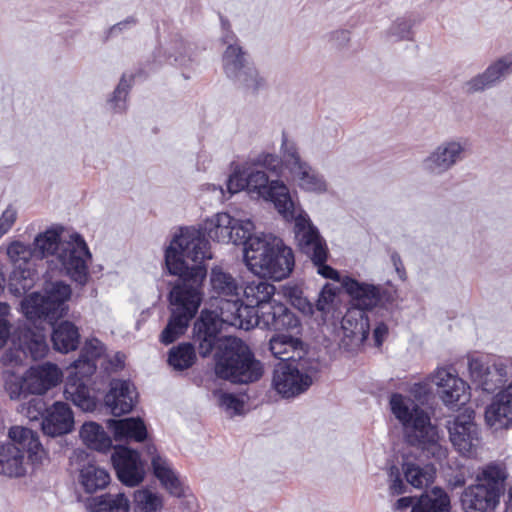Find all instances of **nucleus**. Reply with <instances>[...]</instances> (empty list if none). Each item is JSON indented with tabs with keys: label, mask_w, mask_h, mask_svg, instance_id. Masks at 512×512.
Wrapping results in <instances>:
<instances>
[{
	"label": "nucleus",
	"mask_w": 512,
	"mask_h": 512,
	"mask_svg": "<svg viewBox=\"0 0 512 512\" xmlns=\"http://www.w3.org/2000/svg\"><path fill=\"white\" fill-rule=\"evenodd\" d=\"M283 147H284V152H283L284 160H285L287 167L290 169V171H292L293 169H295L296 167H298L299 165L304 163L301 160L296 147L292 144L289 145L286 139L283 141Z\"/></svg>",
	"instance_id": "obj_53"
},
{
	"label": "nucleus",
	"mask_w": 512,
	"mask_h": 512,
	"mask_svg": "<svg viewBox=\"0 0 512 512\" xmlns=\"http://www.w3.org/2000/svg\"><path fill=\"white\" fill-rule=\"evenodd\" d=\"M25 474L24 455L13 444L0 446V475L20 477Z\"/></svg>",
	"instance_id": "obj_31"
},
{
	"label": "nucleus",
	"mask_w": 512,
	"mask_h": 512,
	"mask_svg": "<svg viewBox=\"0 0 512 512\" xmlns=\"http://www.w3.org/2000/svg\"><path fill=\"white\" fill-rule=\"evenodd\" d=\"M485 419L490 426H507L512 422V382L486 408Z\"/></svg>",
	"instance_id": "obj_25"
},
{
	"label": "nucleus",
	"mask_w": 512,
	"mask_h": 512,
	"mask_svg": "<svg viewBox=\"0 0 512 512\" xmlns=\"http://www.w3.org/2000/svg\"><path fill=\"white\" fill-rule=\"evenodd\" d=\"M342 286L351 298L352 307L363 311L391 301V295L387 290L377 285L359 282L348 276L343 279Z\"/></svg>",
	"instance_id": "obj_13"
},
{
	"label": "nucleus",
	"mask_w": 512,
	"mask_h": 512,
	"mask_svg": "<svg viewBox=\"0 0 512 512\" xmlns=\"http://www.w3.org/2000/svg\"><path fill=\"white\" fill-rule=\"evenodd\" d=\"M109 482V473L94 464H88L80 471V483L86 493H94L97 490L103 489Z\"/></svg>",
	"instance_id": "obj_36"
},
{
	"label": "nucleus",
	"mask_w": 512,
	"mask_h": 512,
	"mask_svg": "<svg viewBox=\"0 0 512 512\" xmlns=\"http://www.w3.org/2000/svg\"><path fill=\"white\" fill-rule=\"evenodd\" d=\"M5 389L10 398L14 400L26 398L31 394L27 389L26 373L24 376L9 375L5 380Z\"/></svg>",
	"instance_id": "obj_50"
},
{
	"label": "nucleus",
	"mask_w": 512,
	"mask_h": 512,
	"mask_svg": "<svg viewBox=\"0 0 512 512\" xmlns=\"http://www.w3.org/2000/svg\"><path fill=\"white\" fill-rule=\"evenodd\" d=\"M224 68L228 75H236L244 68V52L241 47L229 45L223 55Z\"/></svg>",
	"instance_id": "obj_47"
},
{
	"label": "nucleus",
	"mask_w": 512,
	"mask_h": 512,
	"mask_svg": "<svg viewBox=\"0 0 512 512\" xmlns=\"http://www.w3.org/2000/svg\"><path fill=\"white\" fill-rule=\"evenodd\" d=\"M97 363L93 359L79 357L68 368V375L64 385V396L75 406L84 411H93L96 400L90 394L88 383L95 374Z\"/></svg>",
	"instance_id": "obj_8"
},
{
	"label": "nucleus",
	"mask_w": 512,
	"mask_h": 512,
	"mask_svg": "<svg viewBox=\"0 0 512 512\" xmlns=\"http://www.w3.org/2000/svg\"><path fill=\"white\" fill-rule=\"evenodd\" d=\"M233 217L226 212L217 213L211 220L205 224V230L209 238L217 242L229 243Z\"/></svg>",
	"instance_id": "obj_37"
},
{
	"label": "nucleus",
	"mask_w": 512,
	"mask_h": 512,
	"mask_svg": "<svg viewBox=\"0 0 512 512\" xmlns=\"http://www.w3.org/2000/svg\"><path fill=\"white\" fill-rule=\"evenodd\" d=\"M291 173L298 178L299 186L307 191L324 192L326 183L306 162L302 163Z\"/></svg>",
	"instance_id": "obj_43"
},
{
	"label": "nucleus",
	"mask_w": 512,
	"mask_h": 512,
	"mask_svg": "<svg viewBox=\"0 0 512 512\" xmlns=\"http://www.w3.org/2000/svg\"><path fill=\"white\" fill-rule=\"evenodd\" d=\"M60 237L61 231L56 229H49L39 234L35 238L32 246L35 258L43 259L44 257L55 254L57 250H60Z\"/></svg>",
	"instance_id": "obj_40"
},
{
	"label": "nucleus",
	"mask_w": 512,
	"mask_h": 512,
	"mask_svg": "<svg viewBox=\"0 0 512 512\" xmlns=\"http://www.w3.org/2000/svg\"><path fill=\"white\" fill-rule=\"evenodd\" d=\"M244 261L255 275L276 281L287 278L295 265L292 249L274 236L250 240L244 249Z\"/></svg>",
	"instance_id": "obj_3"
},
{
	"label": "nucleus",
	"mask_w": 512,
	"mask_h": 512,
	"mask_svg": "<svg viewBox=\"0 0 512 512\" xmlns=\"http://www.w3.org/2000/svg\"><path fill=\"white\" fill-rule=\"evenodd\" d=\"M111 461L119 481L128 486H138L145 478L144 464L138 451L127 446L114 447Z\"/></svg>",
	"instance_id": "obj_12"
},
{
	"label": "nucleus",
	"mask_w": 512,
	"mask_h": 512,
	"mask_svg": "<svg viewBox=\"0 0 512 512\" xmlns=\"http://www.w3.org/2000/svg\"><path fill=\"white\" fill-rule=\"evenodd\" d=\"M17 219V211L12 205H9L0 216V238L8 233Z\"/></svg>",
	"instance_id": "obj_54"
},
{
	"label": "nucleus",
	"mask_w": 512,
	"mask_h": 512,
	"mask_svg": "<svg viewBox=\"0 0 512 512\" xmlns=\"http://www.w3.org/2000/svg\"><path fill=\"white\" fill-rule=\"evenodd\" d=\"M512 70V59L502 58L490 65L483 74L478 75L467 83L468 92L484 90L493 85L503 75Z\"/></svg>",
	"instance_id": "obj_30"
},
{
	"label": "nucleus",
	"mask_w": 512,
	"mask_h": 512,
	"mask_svg": "<svg viewBox=\"0 0 512 512\" xmlns=\"http://www.w3.org/2000/svg\"><path fill=\"white\" fill-rule=\"evenodd\" d=\"M70 297V286L63 282H56L43 294L33 292L27 295L21 301V310L30 321L43 320L53 323L66 313V302Z\"/></svg>",
	"instance_id": "obj_7"
},
{
	"label": "nucleus",
	"mask_w": 512,
	"mask_h": 512,
	"mask_svg": "<svg viewBox=\"0 0 512 512\" xmlns=\"http://www.w3.org/2000/svg\"><path fill=\"white\" fill-rule=\"evenodd\" d=\"M462 147L459 143L451 142L442 150L439 148L428 159V167L432 171H444L455 163L458 155L461 153Z\"/></svg>",
	"instance_id": "obj_42"
},
{
	"label": "nucleus",
	"mask_w": 512,
	"mask_h": 512,
	"mask_svg": "<svg viewBox=\"0 0 512 512\" xmlns=\"http://www.w3.org/2000/svg\"><path fill=\"white\" fill-rule=\"evenodd\" d=\"M63 373L54 363L45 362L31 366L26 371L27 389L33 395H43L61 383Z\"/></svg>",
	"instance_id": "obj_20"
},
{
	"label": "nucleus",
	"mask_w": 512,
	"mask_h": 512,
	"mask_svg": "<svg viewBox=\"0 0 512 512\" xmlns=\"http://www.w3.org/2000/svg\"><path fill=\"white\" fill-rule=\"evenodd\" d=\"M136 512H156L162 507V499L148 489H139L133 495Z\"/></svg>",
	"instance_id": "obj_45"
},
{
	"label": "nucleus",
	"mask_w": 512,
	"mask_h": 512,
	"mask_svg": "<svg viewBox=\"0 0 512 512\" xmlns=\"http://www.w3.org/2000/svg\"><path fill=\"white\" fill-rule=\"evenodd\" d=\"M210 244L205 234L196 228L187 227L180 231L165 251V264L171 275L178 276L180 284L196 287L207 274L204 260L211 258Z\"/></svg>",
	"instance_id": "obj_1"
},
{
	"label": "nucleus",
	"mask_w": 512,
	"mask_h": 512,
	"mask_svg": "<svg viewBox=\"0 0 512 512\" xmlns=\"http://www.w3.org/2000/svg\"><path fill=\"white\" fill-rule=\"evenodd\" d=\"M341 327L346 337L364 343L370 333V323L366 311L351 307L344 314Z\"/></svg>",
	"instance_id": "obj_27"
},
{
	"label": "nucleus",
	"mask_w": 512,
	"mask_h": 512,
	"mask_svg": "<svg viewBox=\"0 0 512 512\" xmlns=\"http://www.w3.org/2000/svg\"><path fill=\"white\" fill-rule=\"evenodd\" d=\"M275 286L259 278L246 284L243 290L246 307H252L259 318L258 327L277 332L289 331L300 325L296 315L283 303L273 300Z\"/></svg>",
	"instance_id": "obj_4"
},
{
	"label": "nucleus",
	"mask_w": 512,
	"mask_h": 512,
	"mask_svg": "<svg viewBox=\"0 0 512 512\" xmlns=\"http://www.w3.org/2000/svg\"><path fill=\"white\" fill-rule=\"evenodd\" d=\"M168 364L178 371L192 367L196 361V352L193 344L183 342L174 346L168 353Z\"/></svg>",
	"instance_id": "obj_39"
},
{
	"label": "nucleus",
	"mask_w": 512,
	"mask_h": 512,
	"mask_svg": "<svg viewBox=\"0 0 512 512\" xmlns=\"http://www.w3.org/2000/svg\"><path fill=\"white\" fill-rule=\"evenodd\" d=\"M53 348L61 353L77 350L80 343L78 327L71 321L64 320L54 325L51 334Z\"/></svg>",
	"instance_id": "obj_29"
},
{
	"label": "nucleus",
	"mask_w": 512,
	"mask_h": 512,
	"mask_svg": "<svg viewBox=\"0 0 512 512\" xmlns=\"http://www.w3.org/2000/svg\"><path fill=\"white\" fill-rule=\"evenodd\" d=\"M402 468L407 482L415 488L421 489L434 481L436 469L433 465L427 464L421 467L414 463L405 462Z\"/></svg>",
	"instance_id": "obj_38"
},
{
	"label": "nucleus",
	"mask_w": 512,
	"mask_h": 512,
	"mask_svg": "<svg viewBox=\"0 0 512 512\" xmlns=\"http://www.w3.org/2000/svg\"><path fill=\"white\" fill-rule=\"evenodd\" d=\"M210 283L213 292L221 299L240 295L241 287L236 279L222 268L214 267L212 269Z\"/></svg>",
	"instance_id": "obj_33"
},
{
	"label": "nucleus",
	"mask_w": 512,
	"mask_h": 512,
	"mask_svg": "<svg viewBox=\"0 0 512 512\" xmlns=\"http://www.w3.org/2000/svg\"><path fill=\"white\" fill-rule=\"evenodd\" d=\"M327 259H328V253H325L323 261L314 259L312 261V263L317 267V272L322 277H324L326 279H331L334 281H339L340 280L339 272L336 269H334L333 267L326 264Z\"/></svg>",
	"instance_id": "obj_55"
},
{
	"label": "nucleus",
	"mask_w": 512,
	"mask_h": 512,
	"mask_svg": "<svg viewBox=\"0 0 512 512\" xmlns=\"http://www.w3.org/2000/svg\"><path fill=\"white\" fill-rule=\"evenodd\" d=\"M258 163L267 170L278 174L282 167V160L274 154H263L259 156Z\"/></svg>",
	"instance_id": "obj_57"
},
{
	"label": "nucleus",
	"mask_w": 512,
	"mask_h": 512,
	"mask_svg": "<svg viewBox=\"0 0 512 512\" xmlns=\"http://www.w3.org/2000/svg\"><path fill=\"white\" fill-rule=\"evenodd\" d=\"M103 348L101 342L97 339L87 341L82 348L79 357L84 359H93L94 363L102 356Z\"/></svg>",
	"instance_id": "obj_52"
},
{
	"label": "nucleus",
	"mask_w": 512,
	"mask_h": 512,
	"mask_svg": "<svg viewBox=\"0 0 512 512\" xmlns=\"http://www.w3.org/2000/svg\"><path fill=\"white\" fill-rule=\"evenodd\" d=\"M74 427V415L70 406L62 401L54 402L46 409L42 420L44 434L55 437L70 433Z\"/></svg>",
	"instance_id": "obj_21"
},
{
	"label": "nucleus",
	"mask_w": 512,
	"mask_h": 512,
	"mask_svg": "<svg viewBox=\"0 0 512 512\" xmlns=\"http://www.w3.org/2000/svg\"><path fill=\"white\" fill-rule=\"evenodd\" d=\"M24 357L25 356L23 355V352L21 350V343L19 342L18 349L10 348L7 351H5L1 358V362L3 365H18L22 363Z\"/></svg>",
	"instance_id": "obj_59"
},
{
	"label": "nucleus",
	"mask_w": 512,
	"mask_h": 512,
	"mask_svg": "<svg viewBox=\"0 0 512 512\" xmlns=\"http://www.w3.org/2000/svg\"><path fill=\"white\" fill-rule=\"evenodd\" d=\"M8 435L12 444L18 447L23 455L27 453L28 460L33 465L41 464L47 457L37 432L23 426H12Z\"/></svg>",
	"instance_id": "obj_22"
},
{
	"label": "nucleus",
	"mask_w": 512,
	"mask_h": 512,
	"mask_svg": "<svg viewBox=\"0 0 512 512\" xmlns=\"http://www.w3.org/2000/svg\"><path fill=\"white\" fill-rule=\"evenodd\" d=\"M391 260L393 262V265L395 267V270L401 280L406 279V271L403 265V262L401 260V257L398 253H393L391 255Z\"/></svg>",
	"instance_id": "obj_64"
},
{
	"label": "nucleus",
	"mask_w": 512,
	"mask_h": 512,
	"mask_svg": "<svg viewBox=\"0 0 512 512\" xmlns=\"http://www.w3.org/2000/svg\"><path fill=\"white\" fill-rule=\"evenodd\" d=\"M169 300L174 307L166 327L160 334V342L169 345L185 334L190 321L198 312L202 293L185 284H175L170 291Z\"/></svg>",
	"instance_id": "obj_6"
},
{
	"label": "nucleus",
	"mask_w": 512,
	"mask_h": 512,
	"mask_svg": "<svg viewBox=\"0 0 512 512\" xmlns=\"http://www.w3.org/2000/svg\"><path fill=\"white\" fill-rule=\"evenodd\" d=\"M18 339L25 357L30 355L32 359L38 360L46 356L48 345L43 335L26 329L20 332Z\"/></svg>",
	"instance_id": "obj_34"
},
{
	"label": "nucleus",
	"mask_w": 512,
	"mask_h": 512,
	"mask_svg": "<svg viewBox=\"0 0 512 512\" xmlns=\"http://www.w3.org/2000/svg\"><path fill=\"white\" fill-rule=\"evenodd\" d=\"M106 424L116 441L133 440L143 442L147 437V428L140 418L109 419Z\"/></svg>",
	"instance_id": "obj_26"
},
{
	"label": "nucleus",
	"mask_w": 512,
	"mask_h": 512,
	"mask_svg": "<svg viewBox=\"0 0 512 512\" xmlns=\"http://www.w3.org/2000/svg\"><path fill=\"white\" fill-rule=\"evenodd\" d=\"M264 199L273 202L277 211L284 218H294V203L291 199L289 189L283 182L273 180L271 193L270 195H266Z\"/></svg>",
	"instance_id": "obj_35"
},
{
	"label": "nucleus",
	"mask_w": 512,
	"mask_h": 512,
	"mask_svg": "<svg viewBox=\"0 0 512 512\" xmlns=\"http://www.w3.org/2000/svg\"><path fill=\"white\" fill-rule=\"evenodd\" d=\"M134 391L129 381L113 379L110 389L104 397L105 405L114 416H121L132 411L135 406Z\"/></svg>",
	"instance_id": "obj_23"
},
{
	"label": "nucleus",
	"mask_w": 512,
	"mask_h": 512,
	"mask_svg": "<svg viewBox=\"0 0 512 512\" xmlns=\"http://www.w3.org/2000/svg\"><path fill=\"white\" fill-rule=\"evenodd\" d=\"M221 404L226 406L228 409H233L235 411H239L243 406V402L241 400H239L235 395L229 393L222 395Z\"/></svg>",
	"instance_id": "obj_62"
},
{
	"label": "nucleus",
	"mask_w": 512,
	"mask_h": 512,
	"mask_svg": "<svg viewBox=\"0 0 512 512\" xmlns=\"http://www.w3.org/2000/svg\"><path fill=\"white\" fill-rule=\"evenodd\" d=\"M129 87H130L129 84L127 83L125 77L123 76L121 78L119 84L117 85L116 89L114 90L113 97L111 99V101L115 103L116 107H117V105H118L117 103L119 101L126 100Z\"/></svg>",
	"instance_id": "obj_60"
},
{
	"label": "nucleus",
	"mask_w": 512,
	"mask_h": 512,
	"mask_svg": "<svg viewBox=\"0 0 512 512\" xmlns=\"http://www.w3.org/2000/svg\"><path fill=\"white\" fill-rule=\"evenodd\" d=\"M253 228V223L251 221H240L233 218V225L230 227L231 229V240L235 245L244 244L245 248L249 246V241L252 239H257L258 237H253L251 234V230Z\"/></svg>",
	"instance_id": "obj_48"
},
{
	"label": "nucleus",
	"mask_w": 512,
	"mask_h": 512,
	"mask_svg": "<svg viewBox=\"0 0 512 512\" xmlns=\"http://www.w3.org/2000/svg\"><path fill=\"white\" fill-rule=\"evenodd\" d=\"M336 297V289L331 284H325L316 301V308L321 312H328Z\"/></svg>",
	"instance_id": "obj_51"
},
{
	"label": "nucleus",
	"mask_w": 512,
	"mask_h": 512,
	"mask_svg": "<svg viewBox=\"0 0 512 512\" xmlns=\"http://www.w3.org/2000/svg\"><path fill=\"white\" fill-rule=\"evenodd\" d=\"M11 325L7 319H0V348H2L9 336Z\"/></svg>",
	"instance_id": "obj_63"
},
{
	"label": "nucleus",
	"mask_w": 512,
	"mask_h": 512,
	"mask_svg": "<svg viewBox=\"0 0 512 512\" xmlns=\"http://www.w3.org/2000/svg\"><path fill=\"white\" fill-rule=\"evenodd\" d=\"M474 417L473 410H466L458 414L448 426L451 443L461 455L466 457L476 455L481 444L479 428Z\"/></svg>",
	"instance_id": "obj_11"
},
{
	"label": "nucleus",
	"mask_w": 512,
	"mask_h": 512,
	"mask_svg": "<svg viewBox=\"0 0 512 512\" xmlns=\"http://www.w3.org/2000/svg\"><path fill=\"white\" fill-rule=\"evenodd\" d=\"M500 497L487 491L482 485L467 487L461 497L466 512H493Z\"/></svg>",
	"instance_id": "obj_24"
},
{
	"label": "nucleus",
	"mask_w": 512,
	"mask_h": 512,
	"mask_svg": "<svg viewBox=\"0 0 512 512\" xmlns=\"http://www.w3.org/2000/svg\"><path fill=\"white\" fill-rule=\"evenodd\" d=\"M390 407L401 423L405 439L410 445L420 446L437 461L447 458V449L440 444L437 427L431 424L427 412L400 393L391 395Z\"/></svg>",
	"instance_id": "obj_2"
},
{
	"label": "nucleus",
	"mask_w": 512,
	"mask_h": 512,
	"mask_svg": "<svg viewBox=\"0 0 512 512\" xmlns=\"http://www.w3.org/2000/svg\"><path fill=\"white\" fill-rule=\"evenodd\" d=\"M389 477L391 478L390 493L391 495H401L405 493L406 486L401 478L399 469L397 466L392 465L389 470Z\"/></svg>",
	"instance_id": "obj_56"
},
{
	"label": "nucleus",
	"mask_w": 512,
	"mask_h": 512,
	"mask_svg": "<svg viewBox=\"0 0 512 512\" xmlns=\"http://www.w3.org/2000/svg\"><path fill=\"white\" fill-rule=\"evenodd\" d=\"M434 382L438 387L439 397L445 406L455 408L469 401V385L448 369H437L434 375Z\"/></svg>",
	"instance_id": "obj_15"
},
{
	"label": "nucleus",
	"mask_w": 512,
	"mask_h": 512,
	"mask_svg": "<svg viewBox=\"0 0 512 512\" xmlns=\"http://www.w3.org/2000/svg\"><path fill=\"white\" fill-rule=\"evenodd\" d=\"M299 344V340L286 334H276L270 339L269 349L273 356L280 359L281 362H287L292 358L290 352Z\"/></svg>",
	"instance_id": "obj_44"
},
{
	"label": "nucleus",
	"mask_w": 512,
	"mask_h": 512,
	"mask_svg": "<svg viewBox=\"0 0 512 512\" xmlns=\"http://www.w3.org/2000/svg\"><path fill=\"white\" fill-rule=\"evenodd\" d=\"M93 512H129L130 504L124 493L104 494L93 499Z\"/></svg>",
	"instance_id": "obj_41"
},
{
	"label": "nucleus",
	"mask_w": 512,
	"mask_h": 512,
	"mask_svg": "<svg viewBox=\"0 0 512 512\" xmlns=\"http://www.w3.org/2000/svg\"><path fill=\"white\" fill-rule=\"evenodd\" d=\"M7 255L13 270L9 276L8 289L15 296H22L34 285L36 270L32 263L35 258L32 246L13 241L7 248Z\"/></svg>",
	"instance_id": "obj_9"
},
{
	"label": "nucleus",
	"mask_w": 512,
	"mask_h": 512,
	"mask_svg": "<svg viewBox=\"0 0 512 512\" xmlns=\"http://www.w3.org/2000/svg\"><path fill=\"white\" fill-rule=\"evenodd\" d=\"M91 257L85 240L79 234L71 235L69 241L62 243L58 253V259L67 275L81 286L88 282V262Z\"/></svg>",
	"instance_id": "obj_10"
},
{
	"label": "nucleus",
	"mask_w": 512,
	"mask_h": 512,
	"mask_svg": "<svg viewBox=\"0 0 512 512\" xmlns=\"http://www.w3.org/2000/svg\"><path fill=\"white\" fill-rule=\"evenodd\" d=\"M433 494L434 497L428 495L420 497L427 512H449L450 498L447 493L441 489H435Z\"/></svg>",
	"instance_id": "obj_49"
},
{
	"label": "nucleus",
	"mask_w": 512,
	"mask_h": 512,
	"mask_svg": "<svg viewBox=\"0 0 512 512\" xmlns=\"http://www.w3.org/2000/svg\"><path fill=\"white\" fill-rule=\"evenodd\" d=\"M145 451L150 457L152 473L158 479L161 486L170 495L182 497L184 495V486L170 461L158 453L154 444H148Z\"/></svg>",
	"instance_id": "obj_17"
},
{
	"label": "nucleus",
	"mask_w": 512,
	"mask_h": 512,
	"mask_svg": "<svg viewBox=\"0 0 512 512\" xmlns=\"http://www.w3.org/2000/svg\"><path fill=\"white\" fill-rule=\"evenodd\" d=\"M295 235L299 250L308 256L311 261L314 259L323 261L324 254L329 253L325 240L309 220L304 218L297 219Z\"/></svg>",
	"instance_id": "obj_19"
},
{
	"label": "nucleus",
	"mask_w": 512,
	"mask_h": 512,
	"mask_svg": "<svg viewBox=\"0 0 512 512\" xmlns=\"http://www.w3.org/2000/svg\"><path fill=\"white\" fill-rule=\"evenodd\" d=\"M219 311L218 317L223 324L246 331L259 325V318L255 317L253 308L246 307L239 296L221 299Z\"/></svg>",
	"instance_id": "obj_16"
},
{
	"label": "nucleus",
	"mask_w": 512,
	"mask_h": 512,
	"mask_svg": "<svg viewBox=\"0 0 512 512\" xmlns=\"http://www.w3.org/2000/svg\"><path fill=\"white\" fill-rule=\"evenodd\" d=\"M245 182L246 176L240 172H234L232 175H230L227 181V189L231 194L238 193L242 190H247Z\"/></svg>",
	"instance_id": "obj_58"
},
{
	"label": "nucleus",
	"mask_w": 512,
	"mask_h": 512,
	"mask_svg": "<svg viewBox=\"0 0 512 512\" xmlns=\"http://www.w3.org/2000/svg\"><path fill=\"white\" fill-rule=\"evenodd\" d=\"M272 383L279 394L290 398L306 391L312 379L308 374L301 373L293 363L279 362L274 369Z\"/></svg>",
	"instance_id": "obj_14"
},
{
	"label": "nucleus",
	"mask_w": 512,
	"mask_h": 512,
	"mask_svg": "<svg viewBox=\"0 0 512 512\" xmlns=\"http://www.w3.org/2000/svg\"><path fill=\"white\" fill-rule=\"evenodd\" d=\"M388 335V326L384 322H380L373 330V338L376 347H381L386 336Z\"/></svg>",
	"instance_id": "obj_61"
},
{
	"label": "nucleus",
	"mask_w": 512,
	"mask_h": 512,
	"mask_svg": "<svg viewBox=\"0 0 512 512\" xmlns=\"http://www.w3.org/2000/svg\"><path fill=\"white\" fill-rule=\"evenodd\" d=\"M223 323L218 314L210 310H202L200 317L194 323V339L198 342L199 353L202 357L211 354L219 340Z\"/></svg>",
	"instance_id": "obj_18"
},
{
	"label": "nucleus",
	"mask_w": 512,
	"mask_h": 512,
	"mask_svg": "<svg viewBox=\"0 0 512 512\" xmlns=\"http://www.w3.org/2000/svg\"><path fill=\"white\" fill-rule=\"evenodd\" d=\"M216 374L232 383H251L263 374L260 361L255 359L250 347L237 337L226 338L215 354Z\"/></svg>",
	"instance_id": "obj_5"
},
{
	"label": "nucleus",
	"mask_w": 512,
	"mask_h": 512,
	"mask_svg": "<svg viewBox=\"0 0 512 512\" xmlns=\"http://www.w3.org/2000/svg\"><path fill=\"white\" fill-rule=\"evenodd\" d=\"M247 191L256 193L259 197L270 195L272 190V181H269L268 175L264 171H251L246 176Z\"/></svg>",
	"instance_id": "obj_46"
},
{
	"label": "nucleus",
	"mask_w": 512,
	"mask_h": 512,
	"mask_svg": "<svg viewBox=\"0 0 512 512\" xmlns=\"http://www.w3.org/2000/svg\"><path fill=\"white\" fill-rule=\"evenodd\" d=\"M507 477L508 473L504 464L491 462L480 469L475 485H482L487 491L500 497L505 492Z\"/></svg>",
	"instance_id": "obj_28"
},
{
	"label": "nucleus",
	"mask_w": 512,
	"mask_h": 512,
	"mask_svg": "<svg viewBox=\"0 0 512 512\" xmlns=\"http://www.w3.org/2000/svg\"><path fill=\"white\" fill-rule=\"evenodd\" d=\"M83 443L90 449L107 452L112 447V440L103 427L96 422H85L80 429Z\"/></svg>",
	"instance_id": "obj_32"
}]
</instances>
